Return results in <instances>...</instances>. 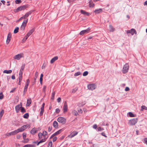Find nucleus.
<instances>
[{
    "label": "nucleus",
    "instance_id": "nucleus-1",
    "mask_svg": "<svg viewBox=\"0 0 147 147\" xmlns=\"http://www.w3.org/2000/svg\"><path fill=\"white\" fill-rule=\"evenodd\" d=\"M29 126V125H24L22 126L20 128L16 130L13 131H12L13 135L17 134L19 132L23 131Z\"/></svg>",
    "mask_w": 147,
    "mask_h": 147
},
{
    "label": "nucleus",
    "instance_id": "nucleus-2",
    "mask_svg": "<svg viewBox=\"0 0 147 147\" xmlns=\"http://www.w3.org/2000/svg\"><path fill=\"white\" fill-rule=\"evenodd\" d=\"M138 121V119L137 118H134L129 120L128 123L130 125H134L137 123Z\"/></svg>",
    "mask_w": 147,
    "mask_h": 147
},
{
    "label": "nucleus",
    "instance_id": "nucleus-3",
    "mask_svg": "<svg viewBox=\"0 0 147 147\" xmlns=\"http://www.w3.org/2000/svg\"><path fill=\"white\" fill-rule=\"evenodd\" d=\"M24 54L22 53H20L15 55L13 58L14 59L18 60H20L21 58H24Z\"/></svg>",
    "mask_w": 147,
    "mask_h": 147
},
{
    "label": "nucleus",
    "instance_id": "nucleus-4",
    "mask_svg": "<svg viewBox=\"0 0 147 147\" xmlns=\"http://www.w3.org/2000/svg\"><path fill=\"white\" fill-rule=\"evenodd\" d=\"M57 121L63 124H64L66 123V120L65 118L62 117H59L57 119Z\"/></svg>",
    "mask_w": 147,
    "mask_h": 147
},
{
    "label": "nucleus",
    "instance_id": "nucleus-5",
    "mask_svg": "<svg viewBox=\"0 0 147 147\" xmlns=\"http://www.w3.org/2000/svg\"><path fill=\"white\" fill-rule=\"evenodd\" d=\"M129 69V65L128 64L126 63L123 66V72L125 74L128 72Z\"/></svg>",
    "mask_w": 147,
    "mask_h": 147
},
{
    "label": "nucleus",
    "instance_id": "nucleus-6",
    "mask_svg": "<svg viewBox=\"0 0 147 147\" xmlns=\"http://www.w3.org/2000/svg\"><path fill=\"white\" fill-rule=\"evenodd\" d=\"M28 6L27 5H23L22 6L18 7L16 9L14 10V12H17L19 11L24 10Z\"/></svg>",
    "mask_w": 147,
    "mask_h": 147
},
{
    "label": "nucleus",
    "instance_id": "nucleus-7",
    "mask_svg": "<svg viewBox=\"0 0 147 147\" xmlns=\"http://www.w3.org/2000/svg\"><path fill=\"white\" fill-rule=\"evenodd\" d=\"M28 21V19L24 21L20 28V29L21 30H24L25 27L26 26L27 23Z\"/></svg>",
    "mask_w": 147,
    "mask_h": 147
},
{
    "label": "nucleus",
    "instance_id": "nucleus-8",
    "mask_svg": "<svg viewBox=\"0 0 147 147\" xmlns=\"http://www.w3.org/2000/svg\"><path fill=\"white\" fill-rule=\"evenodd\" d=\"M90 30V28H89L86 30H82L80 32V35H83L84 34L88 33L89 32Z\"/></svg>",
    "mask_w": 147,
    "mask_h": 147
},
{
    "label": "nucleus",
    "instance_id": "nucleus-9",
    "mask_svg": "<svg viewBox=\"0 0 147 147\" xmlns=\"http://www.w3.org/2000/svg\"><path fill=\"white\" fill-rule=\"evenodd\" d=\"M127 34L130 33L132 35H133L135 33V34H136L137 32L135 29H131L130 30H128L127 31Z\"/></svg>",
    "mask_w": 147,
    "mask_h": 147
},
{
    "label": "nucleus",
    "instance_id": "nucleus-10",
    "mask_svg": "<svg viewBox=\"0 0 147 147\" xmlns=\"http://www.w3.org/2000/svg\"><path fill=\"white\" fill-rule=\"evenodd\" d=\"M22 106L21 102L15 107V110L16 113H18L19 112L20 109H21Z\"/></svg>",
    "mask_w": 147,
    "mask_h": 147
},
{
    "label": "nucleus",
    "instance_id": "nucleus-11",
    "mask_svg": "<svg viewBox=\"0 0 147 147\" xmlns=\"http://www.w3.org/2000/svg\"><path fill=\"white\" fill-rule=\"evenodd\" d=\"M88 88L89 90H92L96 88V86L94 84H91L88 86Z\"/></svg>",
    "mask_w": 147,
    "mask_h": 147
},
{
    "label": "nucleus",
    "instance_id": "nucleus-12",
    "mask_svg": "<svg viewBox=\"0 0 147 147\" xmlns=\"http://www.w3.org/2000/svg\"><path fill=\"white\" fill-rule=\"evenodd\" d=\"M67 102L65 101L64 102L63 107V112L64 113H65L67 111Z\"/></svg>",
    "mask_w": 147,
    "mask_h": 147
},
{
    "label": "nucleus",
    "instance_id": "nucleus-13",
    "mask_svg": "<svg viewBox=\"0 0 147 147\" xmlns=\"http://www.w3.org/2000/svg\"><path fill=\"white\" fill-rule=\"evenodd\" d=\"M11 34L10 33H9L8 34L6 41L7 44H8L9 43L11 38Z\"/></svg>",
    "mask_w": 147,
    "mask_h": 147
},
{
    "label": "nucleus",
    "instance_id": "nucleus-14",
    "mask_svg": "<svg viewBox=\"0 0 147 147\" xmlns=\"http://www.w3.org/2000/svg\"><path fill=\"white\" fill-rule=\"evenodd\" d=\"M22 72H19V82H18V84L20 85L21 84V82L22 80Z\"/></svg>",
    "mask_w": 147,
    "mask_h": 147
},
{
    "label": "nucleus",
    "instance_id": "nucleus-15",
    "mask_svg": "<svg viewBox=\"0 0 147 147\" xmlns=\"http://www.w3.org/2000/svg\"><path fill=\"white\" fill-rule=\"evenodd\" d=\"M38 130L37 129L34 128L31 130L30 133L32 134L33 135L36 133L37 131Z\"/></svg>",
    "mask_w": 147,
    "mask_h": 147
},
{
    "label": "nucleus",
    "instance_id": "nucleus-16",
    "mask_svg": "<svg viewBox=\"0 0 147 147\" xmlns=\"http://www.w3.org/2000/svg\"><path fill=\"white\" fill-rule=\"evenodd\" d=\"M78 133V132L77 131H74L70 134L69 137L70 138H72L77 135Z\"/></svg>",
    "mask_w": 147,
    "mask_h": 147
},
{
    "label": "nucleus",
    "instance_id": "nucleus-17",
    "mask_svg": "<svg viewBox=\"0 0 147 147\" xmlns=\"http://www.w3.org/2000/svg\"><path fill=\"white\" fill-rule=\"evenodd\" d=\"M80 12L81 13L84 15L89 16L90 15V13L88 12H86L85 11L81 10L80 11Z\"/></svg>",
    "mask_w": 147,
    "mask_h": 147
},
{
    "label": "nucleus",
    "instance_id": "nucleus-18",
    "mask_svg": "<svg viewBox=\"0 0 147 147\" xmlns=\"http://www.w3.org/2000/svg\"><path fill=\"white\" fill-rule=\"evenodd\" d=\"M58 57L57 56L55 57H54L50 61V63H53L55 61L57 60L58 59Z\"/></svg>",
    "mask_w": 147,
    "mask_h": 147
},
{
    "label": "nucleus",
    "instance_id": "nucleus-19",
    "mask_svg": "<svg viewBox=\"0 0 147 147\" xmlns=\"http://www.w3.org/2000/svg\"><path fill=\"white\" fill-rule=\"evenodd\" d=\"M35 28H32L31 30H30L29 32L27 33V34L30 36L32 33L34 31Z\"/></svg>",
    "mask_w": 147,
    "mask_h": 147
},
{
    "label": "nucleus",
    "instance_id": "nucleus-20",
    "mask_svg": "<svg viewBox=\"0 0 147 147\" xmlns=\"http://www.w3.org/2000/svg\"><path fill=\"white\" fill-rule=\"evenodd\" d=\"M53 127L55 128H58V123L57 122L54 121L53 124Z\"/></svg>",
    "mask_w": 147,
    "mask_h": 147
},
{
    "label": "nucleus",
    "instance_id": "nucleus-21",
    "mask_svg": "<svg viewBox=\"0 0 147 147\" xmlns=\"http://www.w3.org/2000/svg\"><path fill=\"white\" fill-rule=\"evenodd\" d=\"M55 94V91H53L52 93L51 100H53L54 99Z\"/></svg>",
    "mask_w": 147,
    "mask_h": 147
},
{
    "label": "nucleus",
    "instance_id": "nucleus-22",
    "mask_svg": "<svg viewBox=\"0 0 147 147\" xmlns=\"http://www.w3.org/2000/svg\"><path fill=\"white\" fill-rule=\"evenodd\" d=\"M32 13L31 11H29V12L26 13L24 16H23L24 18L25 19L26 18L28 17L29 15H30Z\"/></svg>",
    "mask_w": 147,
    "mask_h": 147
},
{
    "label": "nucleus",
    "instance_id": "nucleus-23",
    "mask_svg": "<svg viewBox=\"0 0 147 147\" xmlns=\"http://www.w3.org/2000/svg\"><path fill=\"white\" fill-rule=\"evenodd\" d=\"M102 11V9H96L94 11V12L96 14H98L100 12H101Z\"/></svg>",
    "mask_w": 147,
    "mask_h": 147
},
{
    "label": "nucleus",
    "instance_id": "nucleus-24",
    "mask_svg": "<svg viewBox=\"0 0 147 147\" xmlns=\"http://www.w3.org/2000/svg\"><path fill=\"white\" fill-rule=\"evenodd\" d=\"M12 72V70H5L3 71V73L7 74H11Z\"/></svg>",
    "mask_w": 147,
    "mask_h": 147
},
{
    "label": "nucleus",
    "instance_id": "nucleus-25",
    "mask_svg": "<svg viewBox=\"0 0 147 147\" xmlns=\"http://www.w3.org/2000/svg\"><path fill=\"white\" fill-rule=\"evenodd\" d=\"M109 30L110 32H113L115 30V29L111 25H110L109 27Z\"/></svg>",
    "mask_w": 147,
    "mask_h": 147
},
{
    "label": "nucleus",
    "instance_id": "nucleus-26",
    "mask_svg": "<svg viewBox=\"0 0 147 147\" xmlns=\"http://www.w3.org/2000/svg\"><path fill=\"white\" fill-rule=\"evenodd\" d=\"M25 66V64L24 63L22 64V66L21 67L20 72H21L23 73L22 71H23V70Z\"/></svg>",
    "mask_w": 147,
    "mask_h": 147
},
{
    "label": "nucleus",
    "instance_id": "nucleus-27",
    "mask_svg": "<svg viewBox=\"0 0 147 147\" xmlns=\"http://www.w3.org/2000/svg\"><path fill=\"white\" fill-rule=\"evenodd\" d=\"M4 113V110H2L0 112V120L1 119V118Z\"/></svg>",
    "mask_w": 147,
    "mask_h": 147
},
{
    "label": "nucleus",
    "instance_id": "nucleus-28",
    "mask_svg": "<svg viewBox=\"0 0 147 147\" xmlns=\"http://www.w3.org/2000/svg\"><path fill=\"white\" fill-rule=\"evenodd\" d=\"M35 145L27 144L24 146L23 147H35Z\"/></svg>",
    "mask_w": 147,
    "mask_h": 147
},
{
    "label": "nucleus",
    "instance_id": "nucleus-29",
    "mask_svg": "<svg viewBox=\"0 0 147 147\" xmlns=\"http://www.w3.org/2000/svg\"><path fill=\"white\" fill-rule=\"evenodd\" d=\"M61 131H62L61 129L59 130L58 131H57V132H56L54 133V135H55V136H56V135H57L61 133Z\"/></svg>",
    "mask_w": 147,
    "mask_h": 147
},
{
    "label": "nucleus",
    "instance_id": "nucleus-30",
    "mask_svg": "<svg viewBox=\"0 0 147 147\" xmlns=\"http://www.w3.org/2000/svg\"><path fill=\"white\" fill-rule=\"evenodd\" d=\"M29 115L28 113H26L24 114L23 116L24 118L25 119H28V118Z\"/></svg>",
    "mask_w": 147,
    "mask_h": 147
},
{
    "label": "nucleus",
    "instance_id": "nucleus-31",
    "mask_svg": "<svg viewBox=\"0 0 147 147\" xmlns=\"http://www.w3.org/2000/svg\"><path fill=\"white\" fill-rule=\"evenodd\" d=\"M28 86L26 85L25 86L24 90V94H25L26 92Z\"/></svg>",
    "mask_w": 147,
    "mask_h": 147
},
{
    "label": "nucleus",
    "instance_id": "nucleus-32",
    "mask_svg": "<svg viewBox=\"0 0 147 147\" xmlns=\"http://www.w3.org/2000/svg\"><path fill=\"white\" fill-rule=\"evenodd\" d=\"M46 141V139H42L39 142H38V144H37V145H38L40 143L44 142Z\"/></svg>",
    "mask_w": 147,
    "mask_h": 147
},
{
    "label": "nucleus",
    "instance_id": "nucleus-33",
    "mask_svg": "<svg viewBox=\"0 0 147 147\" xmlns=\"http://www.w3.org/2000/svg\"><path fill=\"white\" fill-rule=\"evenodd\" d=\"M141 111H143L144 109L147 110V107L145 106H142L141 107Z\"/></svg>",
    "mask_w": 147,
    "mask_h": 147
},
{
    "label": "nucleus",
    "instance_id": "nucleus-34",
    "mask_svg": "<svg viewBox=\"0 0 147 147\" xmlns=\"http://www.w3.org/2000/svg\"><path fill=\"white\" fill-rule=\"evenodd\" d=\"M19 29L18 27H16L14 30V33L15 34L17 33L18 32Z\"/></svg>",
    "mask_w": 147,
    "mask_h": 147
},
{
    "label": "nucleus",
    "instance_id": "nucleus-35",
    "mask_svg": "<svg viewBox=\"0 0 147 147\" xmlns=\"http://www.w3.org/2000/svg\"><path fill=\"white\" fill-rule=\"evenodd\" d=\"M44 111V108H40V116L42 115Z\"/></svg>",
    "mask_w": 147,
    "mask_h": 147
},
{
    "label": "nucleus",
    "instance_id": "nucleus-36",
    "mask_svg": "<svg viewBox=\"0 0 147 147\" xmlns=\"http://www.w3.org/2000/svg\"><path fill=\"white\" fill-rule=\"evenodd\" d=\"M128 114L129 116L131 117H135V115L131 112H129V113Z\"/></svg>",
    "mask_w": 147,
    "mask_h": 147
},
{
    "label": "nucleus",
    "instance_id": "nucleus-37",
    "mask_svg": "<svg viewBox=\"0 0 147 147\" xmlns=\"http://www.w3.org/2000/svg\"><path fill=\"white\" fill-rule=\"evenodd\" d=\"M73 114L77 116L78 115V113L75 110L73 111H72Z\"/></svg>",
    "mask_w": 147,
    "mask_h": 147
},
{
    "label": "nucleus",
    "instance_id": "nucleus-38",
    "mask_svg": "<svg viewBox=\"0 0 147 147\" xmlns=\"http://www.w3.org/2000/svg\"><path fill=\"white\" fill-rule=\"evenodd\" d=\"M4 97V95H3V93L1 92L0 93V99H2Z\"/></svg>",
    "mask_w": 147,
    "mask_h": 147
},
{
    "label": "nucleus",
    "instance_id": "nucleus-39",
    "mask_svg": "<svg viewBox=\"0 0 147 147\" xmlns=\"http://www.w3.org/2000/svg\"><path fill=\"white\" fill-rule=\"evenodd\" d=\"M31 100L30 99H29L27 100V105H29L31 103Z\"/></svg>",
    "mask_w": 147,
    "mask_h": 147
},
{
    "label": "nucleus",
    "instance_id": "nucleus-40",
    "mask_svg": "<svg viewBox=\"0 0 147 147\" xmlns=\"http://www.w3.org/2000/svg\"><path fill=\"white\" fill-rule=\"evenodd\" d=\"M81 74V72H80L78 71L74 74V76H78Z\"/></svg>",
    "mask_w": 147,
    "mask_h": 147
},
{
    "label": "nucleus",
    "instance_id": "nucleus-41",
    "mask_svg": "<svg viewBox=\"0 0 147 147\" xmlns=\"http://www.w3.org/2000/svg\"><path fill=\"white\" fill-rule=\"evenodd\" d=\"M21 112H22V113H24V112H26V110L25 109L22 107L21 108Z\"/></svg>",
    "mask_w": 147,
    "mask_h": 147
},
{
    "label": "nucleus",
    "instance_id": "nucleus-42",
    "mask_svg": "<svg viewBox=\"0 0 147 147\" xmlns=\"http://www.w3.org/2000/svg\"><path fill=\"white\" fill-rule=\"evenodd\" d=\"M94 6V4L90 2L89 3V6L90 7H92Z\"/></svg>",
    "mask_w": 147,
    "mask_h": 147
},
{
    "label": "nucleus",
    "instance_id": "nucleus-43",
    "mask_svg": "<svg viewBox=\"0 0 147 147\" xmlns=\"http://www.w3.org/2000/svg\"><path fill=\"white\" fill-rule=\"evenodd\" d=\"M88 74V72L87 71H85L84 72L83 74V76H86Z\"/></svg>",
    "mask_w": 147,
    "mask_h": 147
},
{
    "label": "nucleus",
    "instance_id": "nucleus-44",
    "mask_svg": "<svg viewBox=\"0 0 147 147\" xmlns=\"http://www.w3.org/2000/svg\"><path fill=\"white\" fill-rule=\"evenodd\" d=\"M43 135V134L41 133H39L38 134V136L39 138L40 139H41L42 138V136Z\"/></svg>",
    "mask_w": 147,
    "mask_h": 147
},
{
    "label": "nucleus",
    "instance_id": "nucleus-45",
    "mask_svg": "<svg viewBox=\"0 0 147 147\" xmlns=\"http://www.w3.org/2000/svg\"><path fill=\"white\" fill-rule=\"evenodd\" d=\"M42 134L43 136H45L47 135V133L46 131H43ZM45 137V136H44V137Z\"/></svg>",
    "mask_w": 147,
    "mask_h": 147
},
{
    "label": "nucleus",
    "instance_id": "nucleus-46",
    "mask_svg": "<svg viewBox=\"0 0 147 147\" xmlns=\"http://www.w3.org/2000/svg\"><path fill=\"white\" fill-rule=\"evenodd\" d=\"M52 146V142L51 141L49 142L48 144V147H51Z\"/></svg>",
    "mask_w": 147,
    "mask_h": 147
},
{
    "label": "nucleus",
    "instance_id": "nucleus-47",
    "mask_svg": "<svg viewBox=\"0 0 147 147\" xmlns=\"http://www.w3.org/2000/svg\"><path fill=\"white\" fill-rule=\"evenodd\" d=\"M6 135L8 136H11V135H13L12 131H11V132H9V133H7L6 134Z\"/></svg>",
    "mask_w": 147,
    "mask_h": 147
},
{
    "label": "nucleus",
    "instance_id": "nucleus-48",
    "mask_svg": "<svg viewBox=\"0 0 147 147\" xmlns=\"http://www.w3.org/2000/svg\"><path fill=\"white\" fill-rule=\"evenodd\" d=\"M22 1L21 0H16L15 1V3L16 4H19Z\"/></svg>",
    "mask_w": 147,
    "mask_h": 147
},
{
    "label": "nucleus",
    "instance_id": "nucleus-49",
    "mask_svg": "<svg viewBox=\"0 0 147 147\" xmlns=\"http://www.w3.org/2000/svg\"><path fill=\"white\" fill-rule=\"evenodd\" d=\"M23 138L24 140L25 139L26 137V133H24L23 134Z\"/></svg>",
    "mask_w": 147,
    "mask_h": 147
},
{
    "label": "nucleus",
    "instance_id": "nucleus-50",
    "mask_svg": "<svg viewBox=\"0 0 147 147\" xmlns=\"http://www.w3.org/2000/svg\"><path fill=\"white\" fill-rule=\"evenodd\" d=\"M77 90V88H75L74 89H73L72 90V92L74 93L76 92V91Z\"/></svg>",
    "mask_w": 147,
    "mask_h": 147
},
{
    "label": "nucleus",
    "instance_id": "nucleus-51",
    "mask_svg": "<svg viewBox=\"0 0 147 147\" xmlns=\"http://www.w3.org/2000/svg\"><path fill=\"white\" fill-rule=\"evenodd\" d=\"M52 127L51 126L49 127L48 129V131L49 132H50L51 131V130H52Z\"/></svg>",
    "mask_w": 147,
    "mask_h": 147
},
{
    "label": "nucleus",
    "instance_id": "nucleus-52",
    "mask_svg": "<svg viewBox=\"0 0 147 147\" xmlns=\"http://www.w3.org/2000/svg\"><path fill=\"white\" fill-rule=\"evenodd\" d=\"M29 83H30V81H29V79H27V80H26V85H28V86L29 85Z\"/></svg>",
    "mask_w": 147,
    "mask_h": 147
},
{
    "label": "nucleus",
    "instance_id": "nucleus-53",
    "mask_svg": "<svg viewBox=\"0 0 147 147\" xmlns=\"http://www.w3.org/2000/svg\"><path fill=\"white\" fill-rule=\"evenodd\" d=\"M29 36L27 34L24 36V39H25L26 40L27 39L28 37Z\"/></svg>",
    "mask_w": 147,
    "mask_h": 147
},
{
    "label": "nucleus",
    "instance_id": "nucleus-54",
    "mask_svg": "<svg viewBox=\"0 0 147 147\" xmlns=\"http://www.w3.org/2000/svg\"><path fill=\"white\" fill-rule=\"evenodd\" d=\"M24 140V143H27L28 142L29 140L28 138H25V139Z\"/></svg>",
    "mask_w": 147,
    "mask_h": 147
},
{
    "label": "nucleus",
    "instance_id": "nucleus-55",
    "mask_svg": "<svg viewBox=\"0 0 147 147\" xmlns=\"http://www.w3.org/2000/svg\"><path fill=\"white\" fill-rule=\"evenodd\" d=\"M104 129H103L101 128L100 127H99L98 128V131H101L102 130H103Z\"/></svg>",
    "mask_w": 147,
    "mask_h": 147
},
{
    "label": "nucleus",
    "instance_id": "nucleus-56",
    "mask_svg": "<svg viewBox=\"0 0 147 147\" xmlns=\"http://www.w3.org/2000/svg\"><path fill=\"white\" fill-rule=\"evenodd\" d=\"M144 143L147 145V138H144Z\"/></svg>",
    "mask_w": 147,
    "mask_h": 147
},
{
    "label": "nucleus",
    "instance_id": "nucleus-57",
    "mask_svg": "<svg viewBox=\"0 0 147 147\" xmlns=\"http://www.w3.org/2000/svg\"><path fill=\"white\" fill-rule=\"evenodd\" d=\"M55 111H56V112L57 113H59L60 112V109H58V108H57V109H56V110H55Z\"/></svg>",
    "mask_w": 147,
    "mask_h": 147
},
{
    "label": "nucleus",
    "instance_id": "nucleus-58",
    "mask_svg": "<svg viewBox=\"0 0 147 147\" xmlns=\"http://www.w3.org/2000/svg\"><path fill=\"white\" fill-rule=\"evenodd\" d=\"M97 127V125L96 124H94L93 126V127L95 129H96Z\"/></svg>",
    "mask_w": 147,
    "mask_h": 147
},
{
    "label": "nucleus",
    "instance_id": "nucleus-59",
    "mask_svg": "<svg viewBox=\"0 0 147 147\" xmlns=\"http://www.w3.org/2000/svg\"><path fill=\"white\" fill-rule=\"evenodd\" d=\"M46 66V65L44 64H43L42 66V67H41L42 69H44L45 67Z\"/></svg>",
    "mask_w": 147,
    "mask_h": 147
},
{
    "label": "nucleus",
    "instance_id": "nucleus-60",
    "mask_svg": "<svg viewBox=\"0 0 147 147\" xmlns=\"http://www.w3.org/2000/svg\"><path fill=\"white\" fill-rule=\"evenodd\" d=\"M22 19H25L24 17L23 16L22 17H21L18 20V22H19L20 20H21Z\"/></svg>",
    "mask_w": 147,
    "mask_h": 147
},
{
    "label": "nucleus",
    "instance_id": "nucleus-61",
    "mask_svg": "<svg viewBox=\"0 0 147 147\" xmlns=\"http://www.w3.org/2000/svg\"><path fill=\"white\" fill-rule=\"evenodd\" d=\"M21 136L20 135H18L17 136V138L18 139H19L21 138Z\"/></svg>",
    "mask_w": 147,
    "mask_h": 147
},
{
    "label": "nucleus",
    "instance_id": "nucleus-62",
    "mask_svg": "<svg viewBox=\"0 0 147 147\" xmlns=\"http://www.w3.org/2000/svg\"><path fill=\"white\" fill-rule=\"evenodd\" d=\"M57 139V137H54L53 138V142L55 141Z\"/></svg>",
    "mask_w": 147,
    "mask_h": 147
},
{
    "label": "nucleus",
    "instance_id": "nucleus-63",
    "mask_svg": "<svg viewBox=\"0 0 147 147\" xmlns=\"http://www.w3.org/2000/svg\"><path fill=\"white\" fill-rule=\"evenodd\" d=\"M129 88L128 87H126L125 88V90L126 91H129Z\"/></svg>",
    "mask_w": 147,
    "mask_h": 147
},
{
    "label": "nucleus",
    "instance_id": "nucleus-64",
    "mask_svg": "<svg viewBox=\"0 0 147 147\" xmlns=\"http://www.w3.org/2000/svg\"><path fill=\"white\" fill-rule=\"evenodd\" d=\"M61 98L60 97L58 98L57 99V101L58 102H60L61 100Z\"/></svg>",
    "mask_w": 147,
    "mask_h": 147
}]
</instances>
